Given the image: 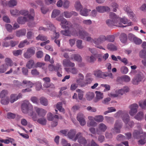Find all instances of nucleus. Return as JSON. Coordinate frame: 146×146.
<instances>
[{
    "label": "nucleus",
    "mask_w": 146,
    "mask_h": 146,
    "mask_svg": "<svg viewBox=\"0 0 146 146\" xmlns=\"http://www.w3.org/2000/svg\"><path fill=\"white\" fill-rule=\"evenodd\" d=\"M110 18L106 22V24L110 27L113 26L122 27H126V26L122 25V23L127 24L128 26H131L132 25L131 22L128 23V20L126 17H124L122 18H120L113 13H110Z\"/></svg>",
    "instance_id": "nucleus-1"
},
{
    "label": "nucleus",
    "mask_w": 146,
    "mask_h": 146,
    "mask_svg": "<svg viewBox=\"0 0 146 146\" xmlns=\"http://www.w3.org/2000/svg\"><path fill=\"white\" fill-rule=\"evenodd\" d=\"M76 132V131L75 129L70 130L68 133L67 136L68 137L74 141L78 140V142L80 143L83 144L84 146H90V144L87 143L85 138L82 136V133H78L74 137Z\"/></svg>",
    "instance_id": "nucleus-2"
},
{
    "label": "nucleus",
    "mask_w": 146,
    "mask_h": 146,
    "mask_svg": "<svg viewBox=\"0 0 146 146\" xmlns=\"http://www.w3.org/2000/svg\"><path fill=\"white\" fill-rule=\"evenodd\" d=\"M21 108L22 112L25 114L28 113L29 111H31L29 113V115L32 117L34 121L37 120L36 115L33 111V106L29 101L25 100L22 104Z\"/></svg>",
    "instance_id": "nucleus-3"
},
{
    "label": "nucleus",
    "mask_w": 146,
    "mask_h": 146,
    "mask_svg": "<svg viewBox=\"0 0 146 146\" xmlns=\"http://www.w3.org/2000/svg\"><path fill=\"white\" fill-rule=\"evenodd\" d=\"M70 35L71 36H78L80 38L84 39L88 35V34L84 30H80L77 28L76 29H73L71 30L70 31Z\"/></svg>",
    "instance_id": "nucleus-4"
},
{
    "label": "nucleus",
    "mask_w": 146,
    "mask_h": 146,
    "mask_svg": "<svg viewBox=\"0 0 146 146\" xmlns=\"http://www.w3.org/2000/svg\"><path fill=\"white\" fill-rule=\"evenodd\" d=\"M129 89L127 86H125L122 89H114L115 93L111 92L108 94L109 96L111 97L115 98L118 97L119 95H123L129 91Z\"/></svg>",
    "instance_id": "nucleus-5"
},
{
    "label": "nucleus",
    "mask_w": 146,
    "mask_h": 146,
    "mask_svg": "<svg viewBox=\"0 0 146 146\" xmlns=\"http://www.w3.org/2000/svg\"><path fill=\"white\" fill-rule=\"evenodd\" d=\"M107 40L106 37L103 35H100L98 38H94V43L95 44V46L99 49L105 50V49L100 45L104 41Z\"/></svg>",
    "instance_id": "nucleus-6"
},
{
    "label": "nucleus",
    "mask_w": 146,
    "mask_h": 146,
    "mask_svg": "<svg viewBox=\"0 0 146 146\" xmlns=\"http://www.w3.org/2000/svg\"><path fill=\"white\" fill-rule=\"evenodd\" d=\"M114 117L116 118L121 117L123 121L126 123L129 119V116L125 111L119 110L114 114Z\"/></svg>",
    "instance_id": "nucleus-7"
},
{
    "label": "nucleus",
    "mask_w": 146,
    "mask_h": 146,
    "mask_svg": "<svg viewBox=\"0 0 146 146\" xmlns=\"http://www.w3.org/2000/svg\"><path fill=\"white\" fill-rule=\"evenodd\" d=\"M56 20L61 22L60 25L62 28L63 29L68 28L72 26V24L70 21H68L63 17L61 16H59L56 18Z\"/></svg>",
    "instance_id": "nucleus-8"
},
{
    "label": "nucleus",
    "mask_w": 146,
    "mask_h": 146,
    "mask_svg": "<svg viewBox=\"0 0 146 146\" xmlns=\"http://www.w3.org/2000/svg\"><path fill=\"white\" fill-rule=\"evenodd\" d=\"M29 14V11L26 10H22L19 11V15H20L26 16L28 15V18L30 20H33L34 19L35 15L34 10L33 9L30 10V14Z\"/></svg>",
    "instance_id": "nucleus-9"
},
{
    "label": "nucleus",
    "mask_w": 146,
    "mask_h": 146,
    "mask_svg": "<svg viewBox=\"0 0 146 146\" xmlns=\"http://www.w3.org/2000/svg\"><path fill=\"white\" fill-rule=\"evenodd\" d=\"M137 128L138 130H134L133 133L132 135L133 137L135 139H138L140 137V135L143 134V130L141 128V125L139 124L137 126Z\"/></svg>",
    "instance_id": "nucleus-10"
},
{
    "label": "nucleus",
    "mask_w": 146,
    "mask_h": 146,
    "mask_svg": "<svg viewBox=\"0 0 146 146\" xmlns=\"http://www.w3.org/2000/svg\"><path fill=\"white\" fill-rule=\"evenodd\" d=\"M122 126V123L120 120L116 121L114 125V127L111 129V131L117 133L120 132V129Z\"/></svg>",
    "instance_id": "nucleus-11"
},
{
    "label": "nucleus",
    "mask_w": 146,
    "mask_h": 146,
    "mask_svg": "<svg viewBox=\"0 0 146 146\" xmlns=\"http://www.w3.org/2000/svg\"><path fill=\"white\" fill-rule=\"evenodd\" d=\"M139 108L138 105L134 103L130 105L129 107L130 110L129 113L131 116H133L137 113L138 109Z\"/></svg>",
    "instance_id": "nucleus-12"
},
{
    "label": "nucleus",
    "mask_w": 146,
    "mask_h": 146,
    "mask_svg": "<svg viewBox=\"0 0 146 146\" xmlns=\"http://www.w3.org/2000/svg\"><path fill=\"white\" fill-rule=\"evenodd\" d=\"M35 48L34 47L28 48L27 51L24 54V57L26 58H31L35 54Z\"/></svg>",
    "instance_id": "nucleus-13"
},
{
    "label": "nucleus",
    "mask_w": 146,
    "mask_h": 146,
    "mask_svg": "<svg viewBox=\"0 0 146 146\" xmlns=\"http://www.w3.org/2000/svg\"><path fill=\"white\" fill-rule=\"evenodd\" d=\"M144 78V75L142 73H140L133 78L132 80V83L134 84H137L139 82L143 80Z\"/></svg>",
    "instance_id": "nucleus-14"
},
{
    "label": "nucleus",
    "mask_w": 146,
    "mask_h": 146,
    "mask_svg": "<svg viewBox=\"0 0 146 146\" xmlns=\"http://www.w3.org/2000/svg\"><path fill=\"white\" fill-rule=\"evenodd\" d=\"M88 119L89 120H94L98 122H102L104 120V117L103 115H98L95 116L94 117L92 116L88 117Z\"/></svg>",
    "instance_id": "nucleus-15"
},
{
    "label": "nucleus",
    "mask_w": 146,
    "mask_h": 146,
    "mask_svg": "<svg viewBox=\"0 0 146 146\" xmlns=\"http://www.w3.org/2000/svg\"><path fill=\"white\" fill-rule=\"evenodd\" d=\"M77 119L82 126H84L86 124V122L84 119V116L82 113H80L78 114Z\"/></svg>",
    "instance_id": "nucleus-16"
},
{
    "label": "nucleus",
    "mask_w": 146,
    "mask_h": 146,
    "mask_svg": "<svg viewBox=\"0 0 146 146\" xmlns=\"http://www.w3.org/2000/svg\"><path fill=\"white\" fill-rule=\"evenodd\" d=\"M96 9L97 11L100 13H103L110 11V8L108 6H98L96 7Z\"/></svg>",
    "instance_id": "nucleus-17"
},
{
    "label": "nucleus",
    "mask_w": 146,
    "mask_h": 146,
    "mask_svg": "<svg viewBox=\"0 0 146 146\" xmlns=\"http://www.w3.org/2000/svg\"><path fill=\"white\" fill-rule=\"evenodd\" d=\"M107 126L103 123H100L98 125V129L97 131V133L100 134L101 132H104L107 129Z\"/></svg>",
    "instance_id": "nucleus-18"
},
{
    "label": "nucleus",
    "mask_w": 146,
    "mask_h": 146,
    "mask_svg": "<svg viewBox=\"0 0 146 146\" xmlns=\"http://www.w3.org/2000/svg\"><path fill=\"white\" fill-rule=\"evenodd\" d=\"M93 74L96 78H104L105 73L100 70H96L93 72Z\"/></svg>",
    "instance_id": "nucleus-19"
},
{
    "label": "nucleus",
    "mask_w": 146,
    "mask_h": 146,
    "mask_svg": "<svg viewBox=\"0 0 146 146\" xmlns=\"http://www.w3.org/2000/svg\"><path fill=\"white\" fill-rule=\"evenodd\" d=\"M62 64L63 66L65 67H73L75 65L74 63L71 62L69 60L67 59H63Z\"/></svg>",
    "instance_id": "nucleus-20"
},
{
    "label": "nucleus",
    "mask_w": 146,
    "mask_h": 146,
    "mask_svg": "<svg viewBox=\"0 0 146 146\" xmlns=\"http://www.w3.org/2000/svg\"><path fill=\"white\" fill-rule=\"evenodd\" d=\"M34 109L37 113L38 115L40 116H44L45 115L46 113V110L41 108H39L37 107H35Z\"/></svg>",
    "instance_id": "nucleus-21"
},
{
    "label": "nucleus",
    "mask_w": 146,
    "mask_h": 146,
    "mask_svg": "<svg viewBox=\"0 0 146 146\" xmlns=\"http://www.w3.org/2000/svg\"><path fill=\"white\" fill-rule=\"evenodd\" d=\"M96 97L94 101L95 102H97L100 100L104 98L103 94L100 91L95 92Z\"/></svg>",
    "instance_id": "nucleus-22"
},
{
    "label": "nucleus",
    "mask_w": 146,
    "mask_h": 146,
    "mask_svg": "<svg viewBox=\"0 0 146 146\" xmlns=\"http://www.w3.org/2000/svg\"><path fill=\"white\" fill-rule=\"evenodd\" d=\"M89 50L96 57L98 58V61L99 62H101L102 60V56L100 54H96V49L95 48H89Z\"/></svg>",
    "instance_id": "nucleus-23"
},
{
    "label": "nucleus",
    "mask_w": 146,
    "mask_h": 146,
    "mask_svg": "<svg viewBox=\"0 0 146 146\" xmlns=\"http://www.w3.org/2000/svg\"><path fill=\"white\" fill-rule=\"evenodd\" d=\"M70 59L73 61H75L78 62L82 61V58L81 56L77 54H74L70 56Z\"/></svg>",
    "instance_id": "nucleus-24"
},
{
    "label": "nucleus",
    "mask_w": 146,
    "mask_h": 146,
    "mask_svg": "<svg viewBox=\"0 0 146 146\" xmlns=\"http://www.w3.org/2000/svg\"><path fill=\"white\" fill-rule=\"evenodd\" d=\"M141 139L138 141V144L143 145L146 142V133L144 132L143 135L141 136Z\"/></svg>",
    "instance_id": "nucleus-25"
},
{
    "label": "nucleus",
    "mask_w": 146,
    "mask_h": 146,
    "mask_svg": "<svg viewBox=\"0 0 146 146\" xmlns=\"http://www.w3.org/2000/svg\"><path fill=\"white\" fill-rule=\"evenodd\" d=\"M59 34L58 33L55 32L53 34V36L51 37L52 39H54V42L58 46H60V41L59 40H57V39L59 37Z\"/></svg>",
    "instance_id": "nucleus-26"
},
{
    "label": "nucleus",
    "mask_w": 146,
    "mask_h": 146,
    "mask_svg": "<svg viewBox=\"0 0 146 146\" xmlns=\"http://www.w3.org/2000/svg\"><path fill=\"white\" fill-rule=\"evenodd\" d=\"M95 96V94L94 92H89L86 93V98L89 101L92 100Z\"/></svg>",
    "instance_id": "nucleus-27"
},
{
    "label": "nucleus",
    "mask_w": 146,
    "mask_h": 146,
    "mask_svg": "<svg viewBox=\"0 0 146 146\" xmlns=\"http://www.w3.org/2000/svg\"><path fill=\"white\" fill-rule=\"evenodd\" d=\"M91 11L90 9H87L86 8L82 9L79 11L80 14L83 16L86 17L88 15L89 12Z\"/></svg>",
    "instance_id": "nucleus-28"
},
{
    "label": "nucleus",
    "mask_w": 146,
    "mask_h": 146,
    "mask_svg": "<svg viewBox=\"0 0 146 146\" xmlns=\"http://www.w3.org/2000/svg\"><path fill=\"white\" fill-rule=\"evenodd\" d=\"M6 5L10 7H13L17 5V1L16 0H10L6 2Z\"/></svg>",
    "instance_id": "nucleus-29"
},
{
    "label": "nucleus",
    "mask_w": 146,
    "mask_h": 146,
    "mask_svg": "<svg viewBox=\"0 0 146 146\" xmlns=\"http://www.w3.org/2000/svg\"><path fill=\"white\" fill-rule=\"evenodd\" d=\"M107 47L108 50L111 51H115L117 49V46L111 43L108 44L107 45Z\"/></svg>",
    "instance_id": "nucleus-30"
},
{
    "label": "nucleus",
    "mask_w": 146,
    "mask_h": 146,
    "mask_svg": "<svg viewBox=\"0 0 146 146\" xmlns=\"http://www.w3.org/2000/svg\"><path fill=\"white\" fill-rule=\"evenodd\" d=\"M26 32V29H23L17 31L16 33V35L17 37H20L23 36L25 35Z\"/></svg>",
    "instance_id": "nucleus-31"
},
{
    "label": "nucleus",
    "mask_w": 146,
    "mask_h": 146,
    "mask_svg": "<svg viewBox=\"0 0 146 146\" xmlns=\"http://www.w3.org/2000/svg\"><path fill=\"white\" fill-rule=\"evenodd\" d=\"M144 117V114L143 112L140 111L135 116V118L139 121L142 119Z\"/></svg>",
    "instance_id": "nucleus-32"
},
{
    "label": "nucleus",
    "mask_w": 146,
    "mask_h": 146,
    "mask_svg": "<svg viewBox=\"0 0 146 146\" xmlns=\"http://www.w3.org/2000/svg\"><path fill=\"white\" fill-rule=\"evenodd\" d=\"M28 21L27 19L25 17H20L18 18L17 21L19 23L23 24Z\"/></svg>",
    "instance_id": "nucleus-33"
},
{
    "label": "nucleus",
    "mask_w": 146,
    "mask_h": 146,
    "mask_svg": "<svg viewBox=\"0 0 146 146\" xmlns=\"http://www.w3.org/2000/svg\"><path fill=\"white\" fill-rule=\"evenodd\" d=\"M23 85H25L31 88L33 85V84L30 81L24 80L22 83V86H23Z\"/></svg>",
    "instance_id": "nucleus-34"
},
{
    "label": "nucleus",
    "mask_w": 146,
    "mask_h": 146,
    "mask_svg": "<svg viewBox=\"0 0 146 146\" xmlns=\"http://www.w3.org/2000/svg\"><path fill=\"white\" fill-rule=\"evenodd\" d=\"M60 13V10L57 9H54L52 11L51 17L52 18H55L59 15Z\"/></svg>",
    "instance_id": "nucleus-35"
},
{
    "label": "nucleus",
    "mask_w": 146,
    "mask_h": 146,
    "mask_svg": "<svg viewBox=\"0 0 146 146\" xmlns=\"http://www.w3.org/2000/svg\"><path fill=\"white\" fill-rule=\"evenodd\" d=\"M120 39L121 42L123 43H126L127 40V36L125 33H121L120 37Z\"/></svg>",
    "instance_id": "nucleus-36"
},
{
    "label": "nucleus",
    "mask_w": 146,
    "mask_h": 146,
    "mask_svg": "<svg viewBox=\"0 0 146 146\" xmlns=\"http://www.w3.org/2000/svg\"><path fill=\"white\" fill-rule=\"evenodd\" d=\"M40 101L41 104L43 106H46L48 104L47 100L44 97H41L40 98Z\"/></svg>",
    "instance_id": "nucleus-37"
},
{
    "label": "nucleus",
    "mask_w": 146,
    "mask_h": 146,
    "mask_svg": "<svg viewBox=\"0 0 146 146\" xmlns=\"http://www.w3.org/2000/svg\"><path fill=\"white\" fill-rule=\"evenodd\" d=\"M5 64H4L5 65H6L5 66H7L8 68L9 66H12L13 64L12 60L10 58H7L5 59Z\"/></svg>",
    "instance_id": "nucleus-38"
},
{
    "label": "nucleus",
    "mask_w": 146,
    "mask_h": 146,
    "mask_svg": "<svg viewBox=\"0 0 146 146\" xmlns=\"http://www.w3.org/2000/svg\"><path fill=\"white\" fill-rule=\"evenodd\" d=\"M57 70H56L57 72V76L59 77H61L62 76V66L60 64H57Z\"/></svg>",
    "instance_id": "nucleus-39"
},
{
    "label": "nucleus",
    "mask_w": 146,
    "mask_h": 146,
    "mask_svg": "<svg viewBox=\"0 0 146 146\" xmlns=\"http://www.w3.org/2000/svg\"><path fill=\"white\" fill-rule=\"evenodd\" d=\"M11 15L15 17H17L19 15V11L17 9H13L10 10Z\"/></svg>",
    "instance_id": "nucleus-40"
},
{
    "label": "nucleus",
    "mask_w": 146,
    "mask_h": 146,
    "mask_svg": "<svg viewBox=\"0 0 146 146\" xmlns=\"http://www.w3.org/2000/svg\"><path fill=\"white\" fill-rule=\"evenodd\" d=\"M74 6L76 10L78 11H79L82 9V6L80 1H77L75 2Z\"/></svg>",
    "instance_id": "nucleus-41"
},
{
    "label": "nucleus",
    "mask_w": 146,
    "mask_h": 146,
    "mask_svg": "<svg viewBox=\"0 0 146 146\" xmlns=\"http://www.w3.org/2000/svg\"><path fill=\"white\" fill-rule=\"evenodd\" d=\"M54 118L55 119L52 121L51 123V126L52 127H55L57 125L59 117L58 115H55L54 116Z\"/></svg>",
    "instance_id": "nucleus-42"
},
{
    "label": "nucleus",
    "mask_w": 146,
    "mask_h": 146,
    "mask_svg": "<svg viewBox=\"0 0 146 146\" xmlns=\"http://www.w3.org/2000/svg\"><path fill=\"white\" fill-rule=\"evenodd\" d=\"M85 59L87 62L90 63L94 62L96 60V58L92 55L91 56H87Z\"/></svg>",
    "instance_id": "nucleus-43"
},
{
    "label": "nucleus",
    "mask_w": 146,
    "mask_h": 146,
    "mask_svg": "<svg viewBox=\"0 0 146 146\" xmlns=\"http://www.w3.org/2000/svg\"><path fill=\"white\" fill-rule=\"evenodd\" d=\"M37 121L39 123L42 125H45L46 123V119L43 117L39 118L37 120Z\"/></svg>",
    "instance_id": "nucleus-44"
},
{
    "label": "nucleus",
    "mask_w": 146,
    "mask_h": 146,
    "mask_svg": "<svg viewBox=\"0 0 146 146\" xmlns=\"http://www.w3.org/2000/svg\"><path fill=\"white\" fill-rule=\"evenodd\" d=\"M29 44L30 42H28L27 40H25L20 42L18 46L20 48H21L24 47L25 44L28 45Z\"/></svg>",
    "instance_id": "nucleus-45"
},
{
    "label": "nucleus",
    "mask_w": 146,
    "mask_h": 146,
    "mask_svg": "<svg viewBox=\"0 0 146 146\" xmlns=\"http://www.w3.org/2000/svg\"><path fill=\"white\" fill-rule=\"evenodd\" d=\"M83 80L82 79L78 78L76 79V83L80 86L82 87H84L86 85V84L83 82Z\"/></svg>",
    "instance_id": "nucleus-46"
},
{
    "label": "nucleus",
    "mask_w": 146,
    "mask_h": 146,
    "mask_svg": "<svg viewBox=\"0 0 146 146\" xmlns=\"http://www.w3.org/2000/svg\"><path fill=\"white\" fill-rule=\"evenodd\" d=\"M46 24L49 29L53 31L54 34L55 32H56L55 31V28L54 26L51 23L49 22Z\"/></svg>",
    "instance_id": "nucleus-47"
},
{
    "label": "nucleus",
    "mask_w": 146,
    "mask_h": 146,
    "mask_svg": "<svg viewBox=\"0 0 146 146\" xmlns=\"http://www.w3.org/2000/svg\"><path fill=\"white\" fill-rule=\"evenodd\" d=\"M57 109L61 112H64V110L62 108V104L61 102H58L56 105Z\"/></svg>",
    "instance_id": "nucleus-48"
},
{
    "label": "nucleus",
    "mask_w": 146,
    "mask_h": 146,
    "mask_svg": "<svg viewBox=\"0 0 146 146\" xmlns=\"http://www.w3.org/2000/svg\"><path fill=\"white\" fill-rule=\"evenodd\" d=\"M120 71L121 73L126 74L128 72V69L127 67L123 66L120 68Z\"/></svg>",
    "instance_id": "nucleus-49"
},
{
    "label": "nucleus",
    "mask_w": 146,
    "mask_h": 146,
    "mask_svg": "<svg viewBox=\"0 0 146 146\" xmlns=\"http://www.w3.org/2000/svg\"><path fill=\"white\" fill-rule=\"evenodd\" d=\"M34 65V62L33 60H30L28 62L26 66L29 69L32 68Z\"/></svg>",
    "instance_id": "nucleus-50"
},
{
    "label": "nucleus",
    "mask_w": 146,
    "mask_h": 146,
    "mask_svg": "<svg viewBox=\"0 0 146 146\" xmlns=\"http://www.w3.org/2000/svg\"><path fill=\"white\" fill-rule=\"evenodd\" d=\"M47 39L46 36L41 35H39L36 37V39L37 40H40L41 41L46 40Z\"/></svg>",
    "instance_id": "nucleus-51"
},
{
    "label": "nucleus",
    "mask_w": 146,
    "mask_h": 146,
    "mask_svg": "<svg viewBox=\"0 0 146 146\" xmlns=\"http://www.w3.org/2000/svg\"><path fill=\"white\" fill-rule=\"evenodd\" d=\"M91 76V74L90 73L88 74L86 76L87 78L86 81V85L88 84H90L93 80V79L91 78H88V77H90Z\"/></svg>",
    "instance_id": "nucleus-52"
},
{
    "label": "nucleus",
    "mask_w": 146,
    "mask_h": 146,
    "mask_svg": "<svg viewBox=\"0 0 146 146\" xmlns=\"http://www.w3.org/2000/svg\"><path fill=\"white\" fill-rule=\"evenodd\" d=\"M121 80L126 82H128L131 80L130 77L128 75H124L121 77Z\"/></svg>",
    "instance_id": "nucleus-53"
},
{
    "label": "nucleus",
    "mask_w": 146,
    "mask_h": 146,
    "mask_svg": "<svg viewBox=\"0 0 146 146\" xmlns=\"http://www.w3.org/2000/svg\"><path fill=\"white\" fill-rule=\"evenodd\" d=\"M90 121H88L87 123V126L90 127L91 126L95 127L97 125V123L94 120H89Z\"/></svg>",
    "instance_id": "nucleus-54"
},
{
    "label": "nucleus",
    "mask_w": 146,
    "mask_h": 146,
    "mask_svg": "<svg viewBox=\"0 0 146 146\" xmlns=\"http://www.w3.org/2000/svg\"><path fill=\"white\" fill-rule=\"evenodd\" d=\"M89 130L90 132L94 135L91 134V135L94 138L97 139V136H96V131L95 129L93 127H91L90 128Z\"/></svg>",
    "instance_id": "nucleus-55"
},
{
    "label": "nucleus",
    "mask_w": 146,
    "mask_h": 146,
    "mask_svg": "<svg viewBox=\"0 0 146 146\" xmlns=\"http://www.w3.org/2000/svg\"><path fill=\"white\" fill-rule=\"evenodd\" d=\"M8 94L7 91L4 90H2L0 93V98H3L6 97Z\"/></svg>",
    "instance_id": "nucleus-56"
},
{
    "label": "nucleus",
    "mask_w": 146,
    "mask_h": 146,
    "mask_svg": "<svg viewBox=\"0 0 146 146\" xmlns=\"http://www.w3.org/2000/svg\"><path fill=\"white\" fill-rule=\"evenodd\" d=\"M82 41L78 40H77L76 43L77 47L79 49H81L84 47L83 45H82Z\"/></svg>",
    "instance_id": "nucleus-57"
},
{
    "label": "nucleus",
    "mask_w": 146,
    "mask_h": 146,
    "mask_svg": "<svg viewBox=\"0 0 146 146\" xmlns=\"http://www.w3.org/2000/svg\"><path fill=\"white\" fill-rule=\"evenodd\" d=\"M9 102V98L6 97L5 98L2 99L1 100V103L3 105H7Z\"/></svg>",
    "instance_id": "nucleus-58"
},
{
    "label": "nucleus",
    "mask_w": 146,
    "mask_h": 146,
    "mask_svg": "<svg viewBox=\"0 0 146 146\" xmlns=\"http://www.w3.org/2000/svg\"><path fill=\"white\" fill-rule=\"evenodd\" d=\"M4 64L0 66V73H3L5 72L8 68V67Z\"/></svg>",
    "instance_id": "nucleus-59"
},
{
    "label": "nucleus",
    "mask_w": 146,
    "mask_h": 146,
    "mask_svg": "<svg viewBox=\"0 0 146 146\" xmlns=\"http://www.w3.org/2000/svg\"><path fill=\"white\" fill-rule=\"evenodd\" d=\"M31 101L34 104L38 105L39 104L38 98L35 96H32L31 98Z\"/></svg>",
    "instance_id": "nucleus-60"
},
{
    "label": "nucleus",
    "mask_w": 146,
    "mask_h": 146,
    "mask_svg": "<svg viewBox=\"0 0 146 146\" xmlns=\"http://www.w3.org/2000/svg\"><path fill=\"white\" fill-rule=\"evenodd\" d=\"M139 55L140 57L145 58H146V50H141L139 52Z\"/></svg>",
    "instance_id": "nucleus-61"
},
{
    "label": "nucleus",
    "mask_w": 146,
    "mask_h": 146,
    "mask_svg": "<svg viewBox=\"0 0 146 146\" xmlns=\"http://www.w3.org/2000/svg\"><path fill=\"white\" fill-rule=\"evenodd\" d=\"M40 10L42 13L45 14L49 11V8L45 6H42L40 8Z\"/></svg>",
    "instance_id": "nucleus-62"
},
{
    "label": "nucleus",
    "mask_w": 146,
    "mask_h": 146,
    "mask_svg": "<svg viewBox=\"0 0 146 146\" xmlns=\"http://www.w3.org/2000/svg\"><path fill=\"white\" fill-rule=\"evenodd\" d=\"M17 100L16 94H13L11 95L10 100L11 103H13Z\"/></svg>",
    "instance_id": "nucleus-63"
},
{
    "label": "nucleus",
    "mask_w": 146,
    "mask_h": 146,
    "mask_svg": "<svg viewBox=\"0 0 146 146\" xmlns=\"http://www.w3.org/2000/svg\"><path fill=\"white\" fill-rule=\"evenodd\" d=\"M62 14L66 18H70L71 17V12L67 11H64Z\"/></svg>",
    "instance_id": "nucleus-64"
}]
</instances>
